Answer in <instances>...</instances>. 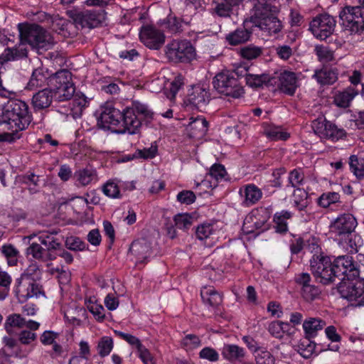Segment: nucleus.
Segmentation results:
<instances>
[{"label": "nucleus", "mask_w": 364, "mask_h": 364, "mask_svg": "<svg viewBox=\"0 0 364 364\" xmlns=\"http://www.w3.org/2000/svg\"><path fill=\"white\" fill-rule=\"evenodd\" d=\"M311 271L320 283L328 284L339 282V285L345 280H353L360 275V266L350 255L328 257L314 255L310 259Z\"/></svg>", "instance_id": "f257e3e1"}, {"label": "nucleus", "mask_w": 364, "mask_h": 364, "mask_svg": "<svg viewBox=\"0 0 364 364\" xmlns=\"http://www.w3.org/2000/svg\"><path fill=\"white\" fill-rule=\"evenodd\" d=\"M102 109L98 124L102 128L118 134H134L139 132L141 122L133 109L127 108L122 112L111 105H106Z\"/></svg>", "instance_id": "f03ea898"}, {"label": "nucleus", "mask_w": 364, "mask_h": 364, "mask_svg": "<svg viewBox=\"0 0 364 364\" xmlns=\"http://www.w3.org/2000/svg\"><path fill=\"white\" fill-rule=\"evenodd\" d=\"M33 120L28 105L18 99H9L0 114V130L17 132L26 130Z\"/></svg>", "instance_id": "7ed1b4c3"}, {"label": "nucleus", "mask_w": 364, "mask_h": 364, "mask_svg": "<svg viewBox=\"0 0 364 364\" xmlns=\"http://www.w3.org/2000/svg\"><path fill=\"white\" fill-rule=\"evenodd\" d=\"M18 28L21 41L33 48L48 50L54 44L50 33L37 24L19 23Z\"/></svg>", "instance_id": "20e7f679"}, {"label": "nucleus", "mask_w": 364, "mask_h": 364, "mask_svg": "<svg viewBox=\"0 0 364 364\" xmlns=\"http://www.w3.org/2000/svg\"><path fill=\"white\" fill-rule=\"evenodd\" d=\"M47 83L54 98L58 102L70 100L75 94L72 73L66 69L60 70L50 75Z\"/></svg>", "instance_id": "39448f33"}, {"label": "nucleus", "mask_w": 364, "mask_h": 364, "mask_svg": "<svg viewBox=\"0 0 364 364\" xmlns=\"http://www.w3.org/2000/svg\"><path fill=\"white\" fill-rule=\"evenodd\" d=\"M239 70L225 71L217 74L213 81L214 88L221 94L233 98H239L244 94L240 82Z\"/></svg>", "instance_id": "423d86ee"}, {"label": "nucleus", "mask_w": 364, "mask_h": 364, "mask_svg": "<svg viewBox=\"0 0 364 364\" xmlns=\"http://www.w3.org/2000/svg\"><path fill=\"white\" fill-rule=\"evenodd\" d=\"M165 55L173 63H189L196 57V50L188 40H173L165 47Z\"/></svg>", "instance_id": "0eeeda50"}, {"label": "nucleus", "mask_w": 364, "mask_h": 364, "mask_svg": "<svg viewBox=\"0 0 364 364\" xmlns=\"http://www.w3.org/2000/svg\"><path fill=\"white\" fill-rule=\"evenodd\" d=\"M278 7L255 9V15L251 18V21L255 26L262 31L267 32L269 35L279 33L282 28L281 21L277 18Z\"/></svg>", "instance_id": "6e6552de"}, {"label": "nucleus", "mask_w": 364, "mask_h": 364, "mask_svg": "<svg viewBox=\"0 0 364 364\" xmlns=\"http://www.w3.org/2000/svg\"><path fill=\"white\" fill-rule=\"evenodd\" d=\"M343 25L351 33H359L364 31V7L346 6L339 13Z\"/></svg>", "instance_id": "1a4fd4ad"}, {"label": "nucleus", "mask_w": 364, "mask_h": 364, "mask_svg": "<svg viewBox=\"0 0 364 364\" xmlns=\"http://www.w3.org/2000/svg\"><path fill=\"white\" fill-rule=\"evenodd\" d=\"M336 21L334 17L324 13L317 15L309 23V31L314 36L320 40H326L334 32Z\"/></svg>", "instance_id": "9d476101"}, {"label": "nucleus", "mask_w": 364, "mask_h": 364, "mask_svg": "<svg viewBox=\"0 0 364 364\" xmlns=\"http://www.w3.org/2000/svg\"><path fill=\"white\" fill-rule=\"evenodd\" d=\"M338 291L342 298L355 306H364V279L348 282L338 285Z\"/></svg>", "instance_id": "9b49d317"}, {"label": "nucleus", "mask_w": 364, "mask_h": 364, "mask_svg": "<svg viewBox=\"0 0 364 364\" xmlns=\"http://www.w3.org/2000/svg\"><path fill=\"white\" fill-rule=\"evenodd\" d=\"M311 127L314 133L322 139L336 141L346 136L345 129L338 128L336 124L322 118L314 120Z\"/></svg>", "instance_id": "f8f14e48"}, {"label": "nucleus", "mask_w": 364, "mask_h": 364, "mask_svg": "<svg viewBox=\"0 0 364 364\" xmlns=\"http://www.w3.org/2000/svg\"><path fill=\"white\" fill-rule=\"evenodd\" d=\"M15 295L19 303H25L29 299L38 297L44 294L42 286L33 280L17 279L14 289Z\"/></svg>", "instance_id": "ddd939ff"}, {"label": "nucleus", "mask_w": 364, "mask_h": 364, "mask_svg": "<svg viewBox=\"0 0 364 364\" xmlns=\"http://www.w3.org/2000/svg\"><path fill=\"white\" fill-rule=\"evenodd\" d=\"M358 225L355 218L350 213H343L334 219L329 228L336 237H342L353 232Z\"/></svg>", "instance_id": "4468645a"}, {"label": "nucleus", "mask_w": 364, "mask_h": 364, "mask_svg": "<svg viewBox=\"0 0 364 364\" xmlns=\"http://www.w3.org/2000/svg\"><path fill=\"white\" fill-rule=\"evenodd\" d=\"M106 13L104 9L99 11L85 10L76 13L73 20L82 28H92L100 26L105 19Z\"/></svg>", "instance_id": "2eb2a0df"}, {"label": "nucleus", "mask_w": 364, "mask_h": 364, "mask_svg": "<svg viewBox=\"0 0 364 364\" xmlns=\"http://www.w3.org/2000/svg\"><path fill=\"white\" fill-rule=\"evenodd\" d=\"M139 37L141 41L151 49H159L165 41L164 34L151 25L143 26Z\"/></svg>", "instance_id": "dca6fc26"}, {"label": "nucleus", "mask_w": 364, "mask_h": 364, "mask_svg": "<svg viewBox=\"0 0 364 364\" xmlns=\"http://www.w3.org/2000/svg\"><path fill=\"white\" fill-rule=\"evenodd\" d=\"M239 193L242 198V204L247 207L256 204L262 196V191L253 183L240 188Z\"/></svg>", "instance_id": "f3484780"}, {"label": "nucleus", "mask_w": 364, "mask_h": 364, "mask_svg": "<svg viewBox=\"0 0 364 364\" xmlns=\"http://www.w3.org/2000/svg\"><path fill=\"white\" fill-rule=\"evenodd\" d=\"M210 101V94L206 88L195 86L189 95L188 102L200 111H202Z\"/></svg>", "instance_id": "a211bd4d"}, {"label": "nucleus", "mask_w": 364, "mask_h": 364, "mask_svg": "<svg viewBox=\"0 0 364 364\" xmlns=\"http://www.w3.org/2000/svg\"><path fill=\"white\" fill-rule=\"evenodd\" d=\"M279 80V88L282 92L291 96L295 93L297 87V77L294 72L286 70L282 72Z\"/></svg>", "instance_id": "6ab92c4d"}, {"label": "nucleus", "mask_w": 364, "mask_h": 364, "mask_svg": "<svg viewBox=\"0 0 364 364\" xmlns=\"http://www.w3.org/2000/svg\"><path fill=\"white\" fill-rule=\"evenodd\" d=\"M338 77V70L328 67H323L320 70H315L313 75V78L322 86L333 85L337 81Z\"/></svg>", "instance_id": "aec40b11"}, {"label": "nucleus", "mask_w": 364, "mask_h": 364, "mask_svg": "<svg viewBox=\"0 0 364 364\" xmlns=\"http://www.w3.org/2000/svg\"><path fill=\"white\" fill-rule=\"evenodd\" d=\"M28 55L26 45L20 40L18 44L12 48H6L0 57L3 63L11 60H18Z\"/></svg>", "instance_id": "412c9836"}, {"label": "nucleus", "mask_w": 364, "mask_h": 364, "mask_svg": "<svg viewBox=\"0 0 364 364\" xmlns=\"http://www.w3.org/2000/svg\"><path fill=\"white\" fill-rule=\"evenodd\" d=\"M54 95L48 88L43 89L33 95L32 105L36 110H42L50 107Z\"/></svg>", "instance_id": "4be33fe9"}, {"label": "nucleus", "mask_w": 364, "mask_h": 364, "mask_svg": "<svg viewBox=\"0 0 364 364\" xmlns=\"http://www.w3.org/2000/svg\"><path fill=\"white\" fill-rule=\"evenodd\" d=\"M224 359L230 363L242 362L246 353L243 348L235 344H225L221 350Z\"/></svg>", "instance_id": "5701e85b"}, {"label": "nucleus", "mask_w": 364, "mask_h": 364, "mask_svg": "<svg viewBox=\"0 0 364 364\" xmlns=\"http://www.w3.org/2000/svg\"><path fill=\"white\" fill-rule=\"evenodd\" d=\"M245 81L248 86L253 88H258L265 86H271L276 83V77H271L266 73L262 74H247L245 73Z\"/></svg>", "instance_id": "b1692460"}, {"label": "nucleus", "mask_w": 364, "mask_h": 364, "mask_svg": "<svg viewBox=\"0 0 364 364\" xmlns=\"http://www.w3.org/2000/svg\"><path fill=\"white\" fill-rule=\"evenodd\" d=\"M252 31L245 26H241L228 33L226 41L231 46H237L247 42L251 37Z\"/></svg>", "instance_id": "393cba45"}, {"label": "nucleus", "mask_w": 364, "mask_h": 364, "mask_svg": "<svg viewBox=\"0 0 364 364\" xmlns=\"http://www.w3.org/2000/svg\"><path fill=\"white\" fill-rule=\"evenodd\" d=\"M43 16V21H45L53 31L60 33L65 30H67V26L69 24V21L67 19L60 17L58 14L50 15L44 13Z\"/></svg>", "instance_id": "a878e982"}, {"label": "nucleus", "mask_w": 364, "mask_h": 364, "mask_svg": "<svg viewBox=\"0 0 364 364\" xmlns=\"http://www.w3.org/2000/svg\"><path fill=\"white\" fill-rule=\"evenodd\" d=\"M50 77V75H49L47 70L43 68H38L33 71L26 87L29 90H33L43 87L47 80L49 81Z\"/></svg>", "instance_id": "bb28decb"}, {"label": "nucleus", "mask_w": 364, "mask_h": 364, "mask_svg": "<svg viewBox=\"0 0 364 364\" xmlns=\"http://www.w3.org/2000/svg\"><path fill=\"white\" fill-rule=\"evenodd\" d=\"M326 326V322L318 318H309L303 323V328L306 337L309 338H314L318 331H321Z\"/></svg>", "instance_id": "cd10ccee"}, {"label": "nucleus", "mask_w": 364, "mask_h": 364, "mask_svg": "<svg viewBox=\"0 0 364 364\" xmlns=\"http://www.w3.org/2000/svg\"><path fill=\"white\" fill-rule=\"evenodd\" d=\"M213 13L220 17H228L232 13V7L237 5V0H213Z\"/></svg>", "instance_id": "c85d7f7f"}, {"label": "nucleus", "mask_w": 364, "mask_h": 364, "mask_svg": "<svg viewBox=\"0 0 364 364\" xmlns=\"http://www.w3.org/2000/svg\"><path fill=\"white\" fill-rule=\"evenodd\" d=\"M358 95L353 87H348L342 92H338L334 97L335 104L340 107H348L352 100Z\"/></svg>", "instance_id": "c756f323"}, {"label": "nucleus", "mask_w": 364, "mask_h": 364, "mask_svg": "<svg viewBox=\"0 0 364 364\" xmlns=\"http://www.w3.org/2000/svg\"><path fill=\"white\" fill-rule=\"evenodd\" d=\"M191 122H189L188 128L191 134L193 137H200L204 136L208 132V121L202 117H197L194 119L191 118Z\"/></svg>", "instance_id": "7c9ffc66"}, {"label": "nucleus", "mask_w": 364, "mask_h": 364, "mask_svg": "<svg viewBox=\"0 0 364 364\" xmlns=\"http://www.w3.org/2000/svg\"><path fill=\"white\" fill-rule=\"evenodd\" d=\"M340 240L343 247L350 254L356 253L358 251V248L362 245L361 237L360 235L355 233V232L348 235L343 236V238L340 237Z\"/></svg>", "instance_id": "2f4dec72"}, {"label": "nucleus", "mask_w": 364, "mask_h": 364, "mask_svg": "<svg viewBox=\"0 0 364 364\" xmlns=\"http://www.w3.org/2000/svg\"><path fill=\"white\" fill-rule=\"evenodd\" d=\"M27 254L31 255L36 259L42 260L43 262L56 259V255L52 252L46 253V249L42 247L40 244L36 242H33L27 248Z\"/></svg>", "instance_id": "473e14b6"}, {"label": "nucleus", "mask_w": 364, "mask_h": 364, "mask_svg": "<svg viewBox=\"0 0 364 364\" xmlns=\"http://www.w3.org/2000/svg\"><path fill=\"white\" fill-rule=\"evenodd\" d=\"M203 302L212 307H217L223 302V296L213 288H204L200 292Z\"/></svg>", "instance_id": "72a5a7b5"}, {"label": "nucleus", "mask_w": 364, "mask_h": 364, "mask_svg": "<svg viewBox=\"0 0 364 364\" xmlns=\"http://www.w3.org/2000/svg\"><path fill=\"white\" fill-rule=\"evenodd\" d=\"M75 176L79 184L85 186L92 181H97V173L95 169L92 168H85L75 173Z\"/></svg>", "instance_id": "f704fd0d"}, {"label": "nucleus", "mask_w": 364, "mask_h": 364, "mask_svg": "<svg viewBox=\"0 0 364 364\" xmlns=\"http://www.w3.org/2000/svg\"><path fill=\"white\" fill-rule=\"evenodd\" d=\"M149 250V245L146 241L134 240L131 244L129 252L137 259L142 260L148 257Z\"/></svg>", "instance_id": "c9c22d12"}, {"label": "nucleus", "mask_w": 364, "mask_h": 364, "mask_svg": "<svg viewBox=\"0 0 364 364\" xmlns=\"http://www.w3.org/2000/svg\"><path fill=\"white\" fill-rule=\"evenodd\" d=\"M341 196L337 192H326L322 193L317 199L320 207L327 208L332 204L340 203Z\"/></svg>", "instance_id": "e433bc0d"}, {"label": "nucleus", "mask_w": 364, "mask_h": 364, "mask_svg": "<svg viewBox=\"0 0 364 364\" xmlns=\"http://www.w3.org/2000/svg\"><path fill=\"white\" fill-rule=\"evenodd\" d=\"M294 205L299 210L308 206V193L303 188H296L293 192Z\"/></svg>", "instance_id": "4c0bfd02"}, {"label": "nucleus", "mask_w": 364, "mask_h": 364, "mask_svg": "<svg viewBox=\"0 0 364 364\" xmlns=\"http://www.w3.org/2000/svg\"><path fill=\"white\" fill-rule=\"evenodd\" d=\"M38 240L41 244L45 246L46 253H55L62 247L61 244L51 235H41Z\"/></svg>", "instance_id": "58836bf2"}, {"label": "nucleus", "mask_w": 364, "mask_h": 364, "mask_svg": "<svg viewBox=\"0 0 364 364\" xmlns=\"http://www.w3.org/2000/svg\"><path fill=\"white\" fill-rule=\"evenodd\" d=\"M26 319L19 314H12L7 316L4 328L9 332L13 328H22L25 326Z\"/></svg>", "instance_id": "ea45409f"}, {"label": "nucleus", "mask_w": 364, "mask_h": 364, "mask_svg": "<svg viewBox=\"0 0 364 364\" xmlns=\"http://www.w3.org/2000/svg\"><path fill=\"white\" fill-rule=\"evenodd\" d=\"M291 217V213L288 210H282L274 215V221L277 225V230L279 232L287 231V220Z\"/></svg>", "instance_id": "a19ab883"}, {"label": "nucleus", "mask_w": 364, "mask_h": 364, "mask_svg": "<svg viewBox=\"0 0 364 364\" xmlns=\"http://www.w3.org/2000/svg\"><path fill=\"white\" fill-rule=\"evenodd\" d=\"M163 24L164 28L171 33H178L183 31L182 21L175 16L168 15Z\"/></svg>", "instance_id": "79ce46f5"}, {"label": "nucleus", "mask_w": 364, "mask_h": 364, "mask_svg": "<svg viewBox=\"0 0 364 364\" xmlns=\"http://www.w3.org/2000/svg\"><path fill=\"white\" fill-rule=\"evenodd\" d=\"M41 277V271L36 262L31 263L21 274L19 279L33 280L37 282Z\"/></svg>", "instance_id": "37998d69"}, {"label": "nucleus", "mask_w": 364, "mask_h": 364, "mask_svg": "<svg viewBox=\"0 0 364 364\" xmlns=\"http://www.w3.org/2000/svg\"><path fill=\"white\" fill-rule=\"evenodd\" d=\"M1 252L7 259L9 266H14L17 264L19 252L12 245H5L1 247Z\"/></svg>", "instance_id": "c03bdc74"}, {"label": "nucleus", "mask_w": 364, "mask_h": 364, "mask_svg": "<svg viewBox=\"0 0 364 364\" xmlns=\"http://www.w3.org/2000/svg\"><path fill=\"white\" fill-rule=\"evenodd\" d=\"M315 348L316 343L311 341V338L305 337L298 346V352L302 357L309 358L314 352Z\"/></svg>", "instance_id": "a18cd8bd"}, {"label": "nucleus", "mask_w": 364, "mask_h": 364, "mask_svg": "<svg viewBox=\"0 0 364 364\" xmlns=\"http://www.w3.org/2000/svg\"><path fill=\"white\" fill-rule=\"evenodd\" d=\"M193 218L188 214H177L173 218V222L177 228L181 230H188L193 224Z\"/></svg>", "instance_id": "49530a36"}, {"label": "nucleus", "mask_w": 364, "mask_h": 364, "mask_svg": "<svg viewBox=\"0 0 364 364\" xmlns=\"http://www.w3.org/2000/svg\"><path fill=\"white\" fill-rule=\"evenodd\" d=\"M289 184L287 186H291L292 188H299L303 184L304 181V174L301 169L295 168L291 171L289 173L288 177Z\"/></svg>", "instance_id": "de8ad7c7"}, {"label": "nucleus", "mask_w": 364, "mask_h": 364, "mask_svg": "<svg viewBox=\"0 0 364 364\" xmlns=\"http://www.w3.org/2000/svg\"><path fill=\"white\" fill-rule=\"evenodd\" d=\"M264 133L268 138L274 141H285L290 136L289 133L284 132L281 127H272L266 129Z\"/></svg>", "instance_id": "09e8293b"}, {"label": "nucleus", "mask_w": 364, "mask_h": 364, "mask_svg": "<svg viewBox=\"0 0 364 364\" xmlns=\"http://www.w3.org/2000/svg\"><path fill=\"white\" fill-rule=\"evenodd\" d=\"M350 171L359 179L364 177V162L360 163L356 155H351L349 158Z\"/></svg>", "instance_id": "8fccbe9b"}, {"label": "nucleus", "mask_w": 364, "mask_h": 364, "mask_svg": "<svg viewBox=\"0 0 364 364\" xmlns=\"http://www.w3.org/2000/svg\"><path fill=\"white\" fill-rule=\"evenodd\" d=\"M103 193L112 198H120V191L118 185L114 182V180L107 181L102 188Z\"/></svg>", "instance_id": "3c124183"}, {"label": "nucleus", "mask_w": 364, "mask_h": 364, "mask_svg": "<svg viewBox=\"0 0 364 364\" xmlns=\"http://www.w3.org/2000/svg\"><path fill=\"white\" fill-rule=\"evenodd\" d=\"M240 53L245 59L253 60L261 55L262 53V49L261 47L250 45L242 48Z\"/></svg>", "instance_id": "603ef678"}, {"label": "nucleus", "mask_w": 364, "mask_h": 364, "mask_svg": "<svg viewBox=\"0 0 364 364\" xmlns=\"http://www.w3.org/2000/svg\"><path fill=\"white\" fill-rule=\"evenodd\" d=\"M183 85L184 77L181 74H178L170 83L169 94H168L167 97L170 99L175 98L176 95Z\"/></svg>", "instance_id": "864d4df0"}, {"label": "nucleus", "mask_w": 364, "mask_h": 364, "mask_svg": "<svg viewBox=\"0 0 364 364\" xmlns=\"http://www.w3.org/2000/svg\"><path fill=\"white\" fill-rule=\"evenodd\" d=\"M65 246L72 251H83L87 248V245L79 237L70 236L65 240Z\"/></svg>", "instance_id": "5fc2aeb1"}, {"label": "nucleus", "mask_w": 364, "mask_h": 364, "mask_svg": "<svg viewBox=\"0 0 364 364\" xmlns=\"http://www.w3.org/2000/svg\"><path fill=\"white\" fill-rule=\"evenodd\" d=\"M215 230L210 223H203L198 225L196 230V237L200 240H204L213 234Z\"/></svg>", "instance_id": "6e6d98bb"}, {"label": "nucleus", "mask_w": 364, "mask_h": 364, "mask_svg": "<svg viewBox=\"0 0 364 364\" xmlns=\"http://www.w3.org/2000/svg\"><path fill=\"white\" fill-rule=\"evenodd\" d=\"M133 109L137 119L141 121L142 119H149L152 118L153 113L148 109L147 106L143 104L137 103L134 105V108H129ZM141 123V122H140Z\"/></svg>", "instance_id": "4d7b16f0"}, {"label": "nucleus", "mask_w": 364, "mask_h": 364, "mask_svg": "<svg viewBox=\"0 0 364 364\" xmlns=\"http://www.w3.org/2000/svg\"><path fill=\"white\" fill-rule=\"evenodd\" d=\"M113 348V341L110 337H103L98 343L99 354L105 357L109 354Z\"/></svg>", "instance_id": "13d9d810"}, {"label": "nucleus", "mask_w": 364, "mask_h": 364, "mask_svg": "<svg viewBox=\"0 0 364 364\" xmlns=\"http://www.w3.org/2000/svg\"><path fill=\"white\" fill-rule=\"evenodd\" d=\"M320 293V289L314 284L301 289V295L303 298L307 301H314L319 296Z\"/></svg>", "instance_id": "bf43d9fd"}, {"label": "nucleus", "mask_w": 364, "mask_h": 364, "mask_svg": "<svg viewBox=\"0 0 364 364\" xmlns=\"http://www.w3.org/2000/svg\"><path fill=\"white\" fill-rule=\"evenodd\" d=\"M315 51L321 61L329 62L333 59V53L328 47L317 46L315 48Z\"/></svg>", "instance_id": "052dcab7"}, {"label": "nucleus", "mask_w": 364, "mask_h": 364, "mask_svg": "<svg viewBox=\"0 0 364 364\" xmlns=\"http://www.w3.org/2000/svg\"><path fill=\"white\" fill-rule=\"evenodd\" d=\"M176 199L181 203L191 205L195 202L196 196L192 191L183 190L177 194Z\"/></svg>", "instance_id": "680f3d73"}, {"label": "nucleus", "mask_w": 364, "mask_h": 364, "mask_svg": "<svg viewBox=\"0 0 364 364\" xmlns=\"http://www.w3.org/2000/svg\"><path fill=\"white\" fill-rule=\"evenodd\" d=\"M157 149L156 147H150L142 150H137L132 156H128L127 159H133L134 158L152 159L156 156Z\"/></svg>", "instance_id": "e2e57ef3"}, {"label": "nucleus", "mask_w": 364, "mask_h": 364, "mask_svg": "<svg viewBox=\"0 0 364 364\" xmlns=\"http://www.w3.org/2000/svg\"><path fill=\"white\" fill-rule=\"evenodd\" d=\"M182 345L188 349H194L200 346V339L195 334H188L183 338Z\"/></svg>", "instance_id": "0e129e2a"}, {"label": "nucleus", "mask_w": 364, "mask_h": 364, "mask_svg": "<svg viewBox=\"0 0 364 364\" xmlns=\"http://www.w3.org/2000/svg\"><path fill=\"white\" fill-rule=\"evenodd\" d=\"M226 173V170L224 166L219 164H213L209 172L210 176L215 178L216 181L223 179Z\"/></svg>", "instance_id": "69168bd1"}, {"label": "nucleus", "mask_w": 364, "mask_h": 364, "mask_svg": "<svg viewBox=\"0 0 364 364\" xmlns=\"http://www.w3.org/2000/svg\"><path fill=\"white\" fill-rule=\"evenodd\" d=\"M199 356L200 358L206 359L211 362L218 361L219 359L218 353L210 347L203 348L199 353Z\"/></svg>", "instance_id": "338daca9"}, {"label": "nucleus", "mask_w": 364, "mask_h": 364, "mask_svg": "<svg viewBox=\"0 0 364 364\" xmlns=\"http://www.w3.org/2000/svg\"><path fill=\"white\" fill-rule=\"evenodd\" d=\"M257 364H274V358L269 351L264 350L258 353L255 356Z\"/></svg>", "instance_id": "774afa93"}]
</instances>
